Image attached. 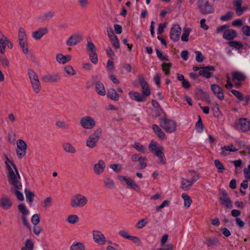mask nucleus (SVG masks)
<instances>
[{"label":"nucleus","instance_id":"obj_1","mask_svg":"<svg viewBox=\"0 0 250 250\" xmlns=\"http://www.w3.org/2000/svg\"><path fill=\"white\" fill-rule=\"evenodd\" d=\"M5 158L4 163L8 172L7 178L9 183L14 187V188H11V191L16 195L18 200L21 201H23L24 200L23 195L19 190L22 188V185L20 182L21 176L14 162L10 160L7 155H5Z\"/></svg>","mask_w":250,"mask_h":250},{"label":"nucleus","instance_id":"obj_2","mask_svg":"<svg viewBox=\"0 0 250 250\" xmlns=\"http://www.w3.org/2000/svg\"><path fill=\"white\" fill-rule=\"evenodd\" d=\"M102 133L101 127L96 128V130L90 134L86 140V146L89 148L92 149L95 147L100 140Z\"/></svg>","mask_w":250,"mask_h":250},{"label":"nucleus","instance_id":"obj_3","mask_svg":"<svg viewBox=\"0 0 250 250\" xmlns=\"http://www.w3.org/2000/svg\"><path fill=\"white\" fill-rule=\"evenodd\" d=\"M87 203V198L81 193L74 194L70 200V206L73 208H83L84 207Z\"/></svg>","mask_w":250,"mask_h":250},{"label":"nucleus","instance_id":"obj_4","mask_svg":"<svg viewBox=\"0 0 250 250\" xmlns=\"http://www.w3.org/2000/svg\"><path fill=\"white\" fill-rule=\"evenodd\" d=\"M28 74L33 91L35 93H39L41 90V84L38 75L31 69L28 71Z\"/></svg>","mask_w":250,"mask_h":250},{"label":"nucleus","instance_id":"obj_5","mask_svg":"<svg viewBox=\"0 0 250 250\" xmlns=\"http://www.w3.org/2000/svg\"><path fill=\"white\" fill-rule=\"evenodd\" d=\"M160 125L167 133H169L175 131L177 127L176 123L174 121L166 118L160 119Z\"/></svg>","mask_w":250,"mask_h":250},{"label":"nucleus","instance_id":"obj_6","mask_svg":"<svg viewBox=\"0 0 250 250\" xmlns=\"http://www.w3.org/2000/svg\"><path fill=\"white\" fill-rule=\"evenodd\" d=\"M80 125L85 129H92L96 126V121L94 118L90 116H85L80 119Z\"/></svg>","mask_w":250,"mask_h":250},{"label":"nucleus","instance_id":"obj_7","mask_svg":"<svg viewBox=\"0 0 250 250\" xmlns=\"http://www.w3.org/2000/svg\"><path fill=\"white\" fill-rule=\"evenodd\" d=\"M198 6L200 12L203 14H208L214 12L213 6L207 0H199Z\"/></svg>","mask_w":250,"mask_h":250},{"label":"nucleus","instance_id":"obj_8","mask_svg":"<svg viewBox=\"0 0 250 250\" xmlns=\"http://www.w3.org/2000/svg\"><path fill=\"white\" fill-rule=\"evenodd\" d=\"M17 146L16 153L18 158L21 159L26 155L27 146L24 141L19 139L17 141Z\"/></svg>","mask_w":250,"mask_h":250},{"label":"nucleus","instance_id":"obj_9","mask_svg":"<svg viewBox=\"0 0 250 250\" xmlns=\"http://www.w3.org/2000/svg\"><path fill=\"white\" fill-rule=\"evenodd\" d=\"M220 196L219 197V201L221 205L224 206L228 208H232V202L229 197L228 193L224 190H220Z\"/></svg>","mask_w":250,"mask_h":250},{"label":"nucleus","instance_id":"obj_10","mask_svg":"<svg viewBox=\"0 0 250 250\" xmlns=\"http://www.w3.org/2000/svg\"><path fill=\"white\" fill-rule=\"evenodd\" d=\"M233 126L235 128L242 132H246L248 131L250 128V121L246 118H240Z\"/></svg>","mask_w":250,"mask_h":250},{"label":"nucleus","instance_id":"obj_11","mask_svg":"<svg viewBox=\"0 0 250 250\" xmlns=\"http://www.w3.org/2000/svg\"><path fill=\"white\" fill-rule=\"evenodd\" d=\"M92 236L94 241L99 245H104L106 243V239L104 234L100 230H93Z\"/></svg>","mask_w":250,"mask_h":250},{"label":"nucleus","instance_id":"obj_12","mask_svg":"<svg viewBox=\"0 0 250 250\" xmlns=\"http://www.w3.org/2000/svg\"><path fill=\"white\" fill-rule=\"evenodd\" d=\"M83 38V36L82 34L77 33L73 34L67 39L66 44L68 46L76 45L82 42Z\"/></svg>","mask_w":250,"mask_h":250},{"label":"nucleus","instance_id":"obj_13","mask_svg":"<svg viewBox=\"0 0 250 250\" xmlns=\"http://www.w3.org/2000/svg\"><path fill=\"white\" fill-rule=\"evenodd\" d=\"M118 179L121 181H125L127 186V188L134 189L136 191H139L140 188L135 182L129 177L119 176Z\"/></svg>","mask_w":250,"mask_h":250},{"label":"nucleus","instance_id":"obj_14","mask_svg":"<svg viewBox=\"0 0 250 250\" xmlns=\"http://www.w3.org/2000/svg\"><path fill=\"white\" fill-rule=\"evenodd\" d=\"M138 80L142 87L143 95L146 98L150 94V90L147 82L145 81L144 76L143 75H140L138 76Z\"/></svg>","mask_w":250,"mask_h":250},{"label":"nucleus","instance_id":"obj_15","mask_svg":"<svg viewBox=\"0 0 250 250\" xmlns=\"http://www.w3.org/2000/svg\"><path fill=\"white\" fill-rule=\"evenodd\" d=\"M13 205L11 198L6 195H2L0 198V208L4 210L11 208Z\"/></svg>","mask_w":250,"mask_h":250},{"label":"nucleus","instance_id":"obj_16","mask_svg":"<svg viewBox=\"0 0 250 250\" xmlns=\"http://www.w3.org/2000/svg\"><path fill=\"white\" fill-rule=\"evenodd\" d=\"M181 33V28L178 24L174 25L170 30V37L174 42H177L179 39V36Z\"/></svg>","mask_w":250,"mask_h":250},{"label":"nucleus","instance_id":"obj_17","mask_svg":"<svg viewBox=\"0 0 250 250\" xmlns=\"http://www.w3.org/2000/svg\"><path fill=\"white\" fill-rule=\"evenodd\" d=\"M214 69V67L211 65L202 67L199 72V75L202 76L206 79H208L212 76V73L211 71H213Z\"/></svg>","mask_w":250,"mask_h":250},{"label":"nucleus","instance_id":"obj_18","mask_svg":"<svg viewBox=\"0 0 250 250\" xmlns=\"http://www.w3.org/2000/svg\"><path fill=\"white\" fill-rule=\"evenodd\" d=\"M105 163L103 160H100L98 163L93 166V170L96 175L102 174L105 168Z\"/></svg>","mask_w":250,"mask_h":250},{"label":"nucleus","instance_id":"obj_19","mask_svg":"<svg viewBox=\"0 0 250 250\" xmlns=\"http://www.w3.org/2000/svg\"><path fill=\"white\" fill-rule=\"evenodd\" d=\"M48 32V29L46 27L39 28L32 33V37L36 40H39Z\"/></svg>","mask_w":250,"mask_h":250},{"label":"nucleus","instance_id":"obj_20","mask_svg":"<svg viewBox=\"0 0 250 250\" xmlns=\"http://www.w3.org/2000/svg\"><path fill=\"white\" fill-rule=\"evenodd\" d=\"M61 79L58 73L48 74L42 77V80L45 83H56Z\"/></svg>","mask_w":250,"mask_h":250},{"label":"nucleus","instance_id":"obj_21","mask_svg":"<svg viewBox=\"0 0 250 250\" xmlns=\"http://www.w3.org/2000/svg\"><path fill=\"white\" fill-rule=\"evenodd\" d=\"M72 57L70 55H63L62 53H58L56 55V61L61 64H64L71 60Z\"/></svg>","mask_w":250,"mask_h":250},{"label":"nucleus","instance_id":"obj_22","mask_svg":"<svg viewBox=\"0 0 250 250\" xmlns=\"http://www.w3.org/2000/svg\"><path fill=\"white\" fill-rule=\"evenodd\" d=\"M211 89L219 99L223 100L224 99L223 91L219 85L215 84H211Z\"/></svg>","mask_w":250,"mask_h":250},{"label":"nucleus","instance_id":"obj_23","mask_svg":"<svg viewBox=\"0 0 250 250\" xmlns=\"http://www.w3.org/2000/svg\"><path fill=\"white\" fill-rule=\"evenodd\" d=\"M128 94L132 100L138 102H144L146 100V98L144 95L136 91H130Z\"/></svg>","mask_w":250,"mask_h":250},{"label":"nucleus","instance_id":"obj_24","mask_svg":"<svg viewBox=\"0 0 250 250\" xmlns=\"http://www.w3.org/2000/svg\"><path fill=\"white\" fill-rule=\"evenodd\" d=\"M237 36L236 31L232 29H229L228 27L223 34V37L226 40H231Z\"/></svg>","mask_w":250,"mask_h":250},{"label":"nucleus","instance_id":"obj_25","mask_svg":"<svg viewBox=\"0 0 250 250\" xmlns=\"http://www.w3.org/2000/svg\"><path fill=\"white\" fill-rule=\"evenodd\" d=\"M152 128L155 134L159 138L162 140H165L166 139L165 133L158 125L153 124L152 126Z\"/></svg>","mask_w":250,"mask_h":250},{"label":"nucleus","instance_id":"obj_26","mask_svg":"<svg viewBox=\"0 0 250 250\" xmlns=\"http://www.w3.org/2000/svg\"><path fill=\"white\" fill-rule=\"evenodd\" d=\"M62 148L64 152L68 153L75 154L76 152V148L71 143L68 142L62 144Z\"/></svg>","mask_w":250,"mask_h":250},{"label":"nucleus","instance_id":"obj_27","mask_svg":"<svg viewBox=\"0 0 250 250\" xmlns=\"http://www.w3.org/2000/svg\"><path fill=\"white\" fill-rule=\"evenodd\" d=\"M95 90L101 96H104L106 94V90L104 85L100 81L97 82L95 83Z\"/></svg>","mask_w":250,"mask_h":250},{"label":"nucleus","instance_id":"obj_28","mask_svg":"<svg viewBox=\"0 0 250 250\" xmlns=\"http://www.w3.org/2000/svg\"><path fill=\"white\" fill-rule=\"evenodd\" d=\"M0 53L3 55L5 51L7 37L0 31Z\"/></svg>","mask_w":250,"mask_h":250},{"label":"nucleus","instance_id":"obj_29","mask_svg":"<svg viewBox=\"0 0 250 250\" xmlns=\"http://www.w3.org/2000/svg\"><path fill=\"white\" fill-rule=\"evenodd\" d=\"M206 244L208 248L211 249L215 248L220 245V243L217 238H208L206 241Z\"/></svg>","mask_w":250,"mask_h":250},{"label":"nucleus","instance_id":"obj_30","mask_svg":"<svg viewBox=\"0 0 250 250\" xmlns=\"http://www.w3.org/2000/svg\"><path fill=\"white\" fill-rule=\"evenodd\" d=\"M164 150V148L163 146H160V149L153 153L158 158L160 163L163 165H165L166 163L165 155L163 152Z\"/></svg>","mask_w":250,"mask_h":250},{"label":"nucleus","instance_id":"obj_31","mask_svg":"<svg viewBox=\"0 0 250 250\" xmlns=\"http://www.w3.org/2000/svg\"><path fill=\"white\" fill-rule=\"evenodd\" d=\"M19 44L24 54H27L29 53V47L27 40L19 41Z\"/></svg>","mask_w":250,"mask_h":250},{"label":"nucleus","instance_id":"obj_32","mask_svg":"<svg viewBox=\"0 0 250 250\" xmlns=\"http://www.w3.org/2000/svg\"><path fill=\"white\" fill-rule=\"evenodd\" d=\"M221 149L222 150L221 152V155L222 156H227V151L236 152L237 150L235 146L232 144L229 145L228 146H222L221 147Z\"/></svg>","mask_w":250,"mask_h":250},{"label":"nucleus","instance_id":"obj_33","mask_svg":"<svg viewBox=\"0 0 250 250\" xmlns=\"http://www.w3.org/2000/svg\"><path fill=\"white\" fill-rule=\"evenodd\" d=\"M246 79V76L240 72H234L232 73V80L234 83L235 81H243Z\"/></svg>","mask_w":250,"mask_h":250},{"label":"nucleus","instance_id":"obj_34","mask_svg":"<svg viewBox=\"0 0 250 250\" xmlns=\"http://www.w3.org/2000/svg\"><path fill=\"white\" fill-rule=\"evenodd\" d=\"M193 182L186 178H182L181 180V188L184 190H188L193 185Z\"/></svg>","mask_w":250,"mask_h":250},{"label":"nucleus","instance_id":"obj_35","mask_svg":"<svg viewBox=\"0 0 250 250\" xmlns=\"http://www.w3.org/2000/svg\"><path fill=\"white\" fill-rule=\"evenodd\" d=\"M107 96L112 100L118 101L119 100V95L117 91L113 89L110 88L108 90Z\"/></svg>","mask_w":250,"mask_h":250},{"label":"nucleus","instance_id":"obj_36","mask_svg":"<svg viewBox=\"0 0 250 250\" xmlns=\"http://www.w3.org/2000/svg\"><path fill=\"white\" fill-rule=\"evenodd\" d=\"M182 198L184 200V206L187 208H188L191 206L192 201L189 196H188L186 193H182Z\"/></svg>","mask_w":250,"mask_h":250},{"label":"nucleus","instance_id":"obj_37","mask_svg":"<svg viewBox=\"0 0 250 250\" xmlns=\"http://www.w3.org/2000/svg\"><path fill=\"white\" fill-rule=\"evenodd\" d=\"M54 16V12L49 11L46 12L42 15L39 16L38 18L39 20L42 21H45L49 20L52 19Z\"/></svg>","mask_w":250,"mask_h":250},{"label":"nucleus","instance_id":"obj_38","mask_svg":"<svg viewBox=\"0 0 250 250\" xmlns=\"http://www.w3.org/2000/svg\"><path fill=\"white\" fill-rule=\"evenodd\" d=\"M27 40V36L24 29L23 27H20L18 31V42Z\"/></svg>","mask_w":250,"mask_h":250},{"label":"nucleus","instance_id":"obj_39","mask_svg":"<svg viewBox=\"0 0 250 250\" xmlns=\"http://www.w3.org/2000/svg\"><path fill=\"white\" fill-rule=\"evenodd\" d=\"M52 201L51 197H47L43 199L42 205L45 209H47L52 206Z\"/></svg>","mask_w":250,"mask_h":250},{"label":"nucleus","instance_id":"obj_40","mask_svg":"<svg viewBox=\"0 0 250 250\" xmlns=\"http://www.w3.org/2000/svg\"><path fill=\"white\" fill-rule=\"evenodd\" d=\"M132 146L138 151L142 153H146L147 152L146 148L139 142H135Z\"/></svg>","mask_w":250,"mask_h":250},{"label":"nucleus","instance_id":"obj_41","mask_svg":"<svg viewBox=\"0 0 250 250\" xmlns=\"http://www.w3.org/2000/svg\"><path fill=\"white\" fill-rule=\"evenodd\" d=\"M84 245L82 242L75 243L70 248V250H84Z\"/></svg>","mask_w":250,"mask_h":250},{"label":"nucleus","instance_id":"obj_42","mask_svg":"<svg viewBox=\"0 0 250 250\" xmlns=\"http://www.w3.org/2000/svg\"><path fill=\"white\" fill-rule=\"evenodd\" d=\"M104 186L108 188L111 189L114 188L115 187V182L110 178H105L104 180Z\"/></svg>","mask_w":250,"mask_h":250},{"label":"nucleus","instance_id":"obj_43","mask_svg":"<svg viewBox=\"0 0 250 250\" xmlns=\"http://www.w3.org/2000/svg\"><path fill=\"white\" fill-rule=\"evenodd\" d=\"M19 211L21 213V216H27L29 213V210L23 204H20L18 206Z\"/></svg>","mask_w":250,"mask_h":250},{"label":"nucleus","instance_id":"obj_44","mask_svg":"<svg viewBox=\"0 0 250 250\" xmlns=\"http://www.w3.org/2000/svg\"><path fill=\"white\" fill-rule=\"evenodd\" d=\"M87 44H86V49L87 51L89 52L96 51V47L94 43L92 42L91 39L89 38L87 39Z\"/></svg>","mask_w":250,"mask_h":250},{"label":"nucleus","instance_id":"obj_45","mask_svg":"<svg viewBox=\"0 0 250 250\" xmlns=\"http://www.w3.org/2000/svg\"><path fill=\"white\" fill-rule=\"evenodd\" d=\"M148 148L150 151L154 153L155 151L160 149V146L158 147L157 143L153 140H152L148 145Z\"/></svg>","mask_w":250,"mask_h":250},{"label":"nucleus","instance_id":"obj_46","mask_svg":"<svg viewBox=\"0 0 250 250\" xmlns=\"http://www.w3.org/2000/svg\"><path fill=\"white\" fill-rule=\"evenodd\" d=\"M89 60L92 63L96 64L98 62V56L96 51L89 53Z\"/></svg>","mask_w":250,"mask_h":250},{"label":"nucleus","instance_id":"obj_47","mask_svg":"<svg viewBox=\"0 0 250 250\" xmlns=\"http://www.w3.org/2000/svg\"><path fill=\"white\" fill-rule=\"evenodd\" d=\"M190 32L189 28H184V32L181 36V40L183 42H187L188 41V37Z\"/></svg>","mask_w":250,"mask_h":250},{"label":"nucleus","instance_id":"obj_48","mask_svg":"<svg viewBox=\"0 0 250 250\" xmlns=\"http://www.w3.org/2000/svg\"><path fill=\"white\" fill-rule=\"evenodd\" d=\"M79 220V218L77 215H70L68 216L67 221L71 224H75L77 223Z\"/></svg>","mask_w":250,"mask_h":250},{"label":"nucleus","instance_id":"obj_49","mask_svg":"<svg viewBox=\"0 0 250 250\" xmlns=\"http://www.w3.org/2000/svg\"><path fill=\"white\" fill-rule=\"evenodd\" d=\"M234 15L233 12L228 11L226 14L220 17V20L222 21H228L232 19Z\"/></svg>","mask_w":250,"mask_h":250},{"label":"nucleus","instance_id":"obj_50","mask_svg":"<svg viewBox=\"0 0 250 250\" xmlns=\"http://www.w3.org/2000/svg\"><path fill=\"white\" fill-rule=\"evenodd\" d=\"M25 193L27 200L30 203H32L33 201V198L35 196V194L31 192L30 190L25 189Z\"/></svg>","mask_w":250,"mask_h":250},{"label":"nucleus","instance_id":"obj_51","mask_svg":"<svg viewBox=\"0 0 250 250\" xmlns=\"http://www.w3.org/2000/svg\"><path fill=\"white\" fill-rule=\"evenodd\" d=\"M214 165L218 169L219 172L222 173L225 168L223 164L219 160H215L214 161Z\"/></svg>","mask_w":250,"mask_h":250},{"label":"nucleus","instance_id":"obj_52","mask_svg":"<svg viewBox=\"0 0 250 250\" xmlns=\"http://www.w3.org/2000/svg\"><path fill=\"white\" fill-rule=\"evenodd\" d=\"M64 71L66 73L70 76H74L76 74V72L73 68L69 65H66L64 67Z\"/></svg>","mask_w":250,"mask_h":250},{"label":"nucleus","instance_id":"obj_53","mask_svg":"<svg viewBox=\"0 0 250 250\" xmlns=\"http://www.w3.org/2000/svg\"><path fill=\"white\" fill-rule=\"evenodd\" d=\"M55 125L57 127L61 129H67L68 128L67 123L63 121H57L55 123Z\"/></svg>","mask_w":250,"mask_h":250},{"label":"nucleus","instance_id":"obj_54","mask_svg":"<svg viewBox=\"0 0 250 250\" xmlns=\"http://www.w3.org/2000/svg\"><path fill=\"white\" fill-rule=\"evenodd\" d=\"M162 70L165 72L166 75H168L169 74V69L172 66V64L171 63H166L164 62L162 64Z\"/></svg>","mask_w":250,"mask_h":250},{"label":"nucleus","instance_id":"obj_55","mask_svg":"<svg viewBox=\"0 0 250 250\" xmlns=\"http://www.w3.org/2000/svg\"><path fill=\"white\" fill-rule=\"evenodd\" d=\"M110 40L113 47L115 49H117L120 48L119 41V40L116 36L114 37H112L111 38H110Z\"/></svg>","mask_w":250,"mask_h":250},{"label":"nucleus","instance_id":"obj_56","mask_svg":"<svg viewBox=\"0 0 250 250\" xmlns=\"http://www.w3.org/2000/svg\"><path fill=\"white\" fill-rule=\"evenodd\" d=\"M106 68L108 71L110 73H112L115 68L113 62L110 60H108L107 62Z\"/></svg>","mask_w":250,"mask_h":250},{"label":"nucleus","instance_id":"obj_57","mask_svg":"<svg viewBox=\"0 0 250 250\" xmlns=\"http://www.w3.org/2000/svg\"><path fill=\"white\" fill-rule=\"evenodd\" d=\"M0 61L3 67L8 68L9 67L10 62L8 59L6 57L0 58Z\"/></svg>","mask_w":250,"mask_h":250},{"label":"nucleus","instance_id":"obj_58","mask_svg":"<svg viewBox=\"0 0 250 250\" xmlns=\"http://www.w3.org/2000/svg\"><path fill=\"white\" fill-rule=\"evenodd\" d=\"M231 92L239 100L243 101V94L239 91L232 89L231 90Z\"/></svg>","mask_w":250,"mask_h":250},{"label":"nucleus","instance_id":"obj_59","mask_svg":"<svg viewBox=\"0 0 250 250\" xmlns=\"http://www.w3.org/2000/svg\"><path fill=\"white\" fill-rule=\"evenodd\" d=\"M195 128L196 130L199 132H201L203 130V125L200 117H199L198 121L196 124Z\"/></svg>","mask_w":250,"mask_h":250},{"label":"nucleus","instance_id":"obj_60","mask_svg":"<svg viewBox=\"0 0 250 250\" xmlns=\"http://www.w3.org/2000/svg\"><path fill=\"white\" fill-rule=\"evenodd\" d=\"M229 46L238 49L242 47V44L236 41H230L229 42Z\"/></svg>","mask_w":250,"mask_h":250},{"label":"nucleus","instance_id":"obj_61","mask_svg":"<svg viewBox=\"0 0 250 250\" xmlns=\"http://www.w3.org/2000/svg\"><path fill=\"white\" fill-rule=\"evenodd\" d=\"M40 221V216L37 214H34L31 218V222L34 225H38Z\"/></svg>","mask_w":250,"mask_h":250},{"label":"nucleus","instance_id":"obj_62","mask_svg":"<svg viewBox=\"0 0 250 250\" xmlns=\"http://www.w3.org/2000/svg\"><path fill=\"white\" fill-rule=\"evenodd\" d=\"M109 167L115 172H119L122 170V167L119 164H111Z\"/></svg>","mask_w":250,"mask_h":250},{"label":"nucleus","instance_id":"obj_63","mask_svg":"<svg viewBox=\"0 0 250 250\" xmlns=\"http://www.w3.org/2000/svg\"><path fill=\"white\" fill-rule=\"evenodd\" d=\"M242 31L246 36H250V26L248 25L243 26L242 28Z\"/></svg>","mask_w":250,"mask_h":250},{"label":"nucleus","instance_id":"obj_64","mask_svg":"<svg viewBox=\"0 0 250 250\" xmlns=\"http://www.w3.org/2000/svg\"><path fill=\"white\" fill-rule=\"evenodd\" d=\"M173 247L172 244H169L162 246V248L160 249H153V250H173Z\"/></svg>","mask_w":250,"mask_h":250}]
</instances>
